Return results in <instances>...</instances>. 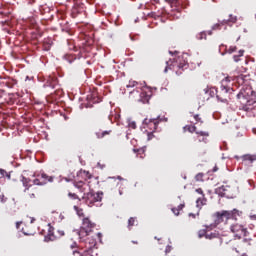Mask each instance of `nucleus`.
<instances>
[{
    "label": "nucleus",
    "instance_id": "32",
    "mask_svg": "<svg viewBox=\"0 0 256 256\" xmlns=\"http://www.w3.org/2000/svg\"><path fill=\"white\" fill-rule=\"evenodd\" d=\"M68 197H70V199H74V200L78 199V201H81V198H79V195H77L76 193L70 192L68 193Z\"/></svg>",
    "mask_w": 256,
    "mask_h": 256
},
{
    "label": "nucleus",
    "instance_id": "29",
    "mask_svg": "<svg viewBox=\"0 0 256 256\" xmlns=\"http://www.w3.org/2000/svg\"><path fill=\"white\" fill-rule=\"evenodd\" d=\"M74 210L76 211L79 217H84L85 214L83 213V209L79 208V206H74Z\"/></svg>",
    "mask_w": 256,
    "mask_h": 256
},
{
    "label": "nucleus",
    "instance_id": "41",
    "mask_svg": "<svg viewBox=\"0 0 256 256\" xmlns=\"http://www.w3.org/2000/svg\"><path fill=\"white\" fill-rule=\"evenodd\" d=\"M219 193H223L224 191H227V189H225V186H221L218 188Z\"/></svg>",
    "mask_w": 256,
    "mask_h": 256
},
{
    "label": "nucleus",
    "instance_id": "44",
    "mask_svg": "<svg viewBox=\"0 0 256 256\" xmlns=\"http://www.w3.org/2000/svg\"><path fill=\"white\" fill-rule=\"evenodd\" d=\"M154 239H156V241H162L163 238L155 236Z\"/></svg>",
    "mask_w": 256,
    "mask_h": 256
},
{
    "label": "nucleus",
    "instance_id": "4",
    "mask_svg": "<svg viewBox=\"0 0 256 256\" xmlns=\"http://www.w3.org/2000/svg\"><path fill=\"white\" fill-rule=\"evenodd\" d=\"M230 81L229 77H226L222 80L220 89L216 90V97L221 103H228V99L231 93H233V88L227 85Z\"/></svg>",
    "mask_w": 256,
    "mask_h": 256
},
{
    "label": "nucleus",
    "instance_id": "11",
    "mask_svg": "<svg viewBox=\"0 0 256 256\" xmlns=\"http://www.w3.org/2000/svg\"><path fill=\"white\" fill-rule=\"evenodd\" d=\"M230 231L234 233L235 237H238V239H241L242 237H247V228L241 224H232L230 226Z\"/></svg>",
    "mask_w": 256,
    "mask_h": 256
},
{
    "label": "nucleus",
    "instance_id": "5",
    "mask_svg": "<svg viewBox=\"0 0 256 256\" xmlns=\"http://www.w3.org/2000/svg\"><path fill=\"white\" fill-rule=\"evenodd\" d=\"M242 212H240L237 209H234L233 211H227L222 210L221 212L215 213V225H221V223H227L229 219H233V217H237V215H241Z\"/></svg>",
    "mask_w": 256,
    "mask_h": 256
},
{
    "label": "nucleus",
    "instance_id": "21",
    "mask_svg": "<svg viewBox=\"0 0 256 256\" xmlns=\"http://www.w3.org/2000/svg\"><path fill=\"white\" fill-rule=\"evenodd\" d=\"M80 13H83V8H81V6H79V5H75L72 8V17L75 19V17L80 15Z\"/></svg>",
    "mask_w": 256,
    "mask_h": 256
},
{
    "label": "nucleus",
    "instance_id": "40",
    "mask_svg": "<svg viewBox=\"0 0 256 256\" xmlns=\"http://www.w3.org/2000/svg\"><path fill=\"white\" fill-rule=\"evenodd\" d=\"M129 127L130 129H137V124L135 122H130Z\"/></svg>",
    "mask_w": 256,
    "mask_h": 256
},
{
    "label": "nucleus",
    "instance_id": "28",
    "mask_svg": "<svg viewBox=\"0 0 256 256\" xmlns=\"http://www.w3.org/2000/svg\"><path fill=\"white\" fill-rule=\"evenodd\" d=\"M134 153H137L138 155H141V159H143V155H145V148L140 149H133Z\"/></svg>",
    "mask_w": 256,
    "mask_h": 256
},
{
    "label": "nucleus",
    "instance_id": "24",
    "mask_svg": "<svg viewBox=\"0 0 256 256\" xmlns=\"http://www.w3.org/2000/svg\"><path fill=\"white\" fill-rule=\"evenodd\" d=\"M184 131H188L189 133H196L197 134V126L195 125H186L184 127Z\"/></svg>",
    "mask_w": 256,
    "mask_h": 256
},
{
    "label": "nucleus",
    "instance_id": "50",
    "mask_svg": "<svg viewBox=\"0 0 256 256\" xmlns=\"http://www.w3.org/2000/svg\"><path fill=\"white\" fill-rule=\"evenodd\" d=\"M32 197H35V194H32Z\"/></svg>",
    "mask_w": 256,
    "mask_h": 256
},
{
    "label": "nucleus",
    "instance_id": "27",
    "mask_svg": "<svg viewBox=\"0 0 256 256\" xmlns=\"http://www.w3.org/2000/svg\"><path fill=\"white\" fill-rule=\"evenodd\" d=\"M196 37L199 41H203V39H207V32H200Z\"/></svg>",
    "mask_w": 256,
    "mask_h": 256
},
{
    "label": "nucleus",
    "instance_id": "26",
    "mask_svg": "<svg viewBox=\"0 0 256 256\" xmlns=\"http://www.w3.org/2000/svg\"><path fill=\"white\" fill-rule=\"evenodd\" d=\"M183 207H185V204H180L177 208H172V213H174L176 216H179V212L182 211Z\"/></svg>",
    "mask_w": 256,
    "mask_h": 256
},
{
    "label": "nucleus",
    "instance_id": "20",
    "mask_svg": "<svg viewBox=\"0 0 256 256\" xmlns=\"http://www.w3.org/2000/svg\"><path fill=\"white\" fill-rule=\"evenodd\" d=\"M79 175L84 179V181H89V179L93 178V175L87 170H80Z\"/></svg>",
    "mask_w": 256,
    "mask_h": 256
},
{
    "label": "nucleus",
    "instance_id": "14",
    "mask_svg": "<svg viewBox=\"0 0 256 256\" xmlns=\"http://www.w3.org/2000/svg\"><path fill=\"white\" fill-rule=\"evenodd\" d=\"M58 83L59 82L57 80V77L49 76L46 83H45V87H51V89H55V87H57Z\"/></svg>",
    "mask_w": 256,
    "mask_h": 256
},
{
    "label": "nucleus",
    "instance_id": "43",
    "mask_svg": "<svg viewBox=\"0 0 256 256\" xmlns=\"http://www.w3.org/2000/svg\"><path fill=\"white\" fill-rule=\"evenodd\" d=\"M148 17H153L155 19V17H157V15L155 14V12H151L150 14H148Z\"/></svg>",
    "mask_w": 256,
    "mask_h": 256
},
{
    "label": "nucleus",
    "instance_id": "45",
    "mask_svg": "<svg viewBox=\"0 0 256 256\" xmlns=\"http://www.w3.org/2000/svg\"><path fill=\"white\" fill-rule=\"evenodd\" d=\"M133 245H139V241L132 240Z\"/></svg>",
    "mask_w": 256,
    "mask_h": 256
},
{
    "label": "nucleus",
    "instance_id": "19",
    "mask_svg": "<svg viewBox=\"0 0 256 256\" xmlns=\"http://www.w3.org/2000/svg\"><path fill=\"white\" fill-rule=\"evenodd\" d=\"M111 133H113V130H105V131L99 130L98 132H95V135L97 139H105V137H107V135H111Z\"/></svg>",
    "mask_w": 256,
    "mask_h": 256
},
{
    "label": "nucleus",
    "instance_id": "46",
    "mask_svg": "<svg viewBox=\"0 0 256 256\" xmlns=\"http://www.w3.org/2000/svg\"><path fill=\"white\" fill-rule=\"evenodd\" d=\"M6 177H7V179H11V174L6 172Z\"/></svg>",
    "mask_w": 256,
    "mask_h": 256
},
{
    "label": "nucleus",
    "instance_id": "39",
    "mask_svg": "<svg viewBox=\"0 0 256 256\" xmlns=\"http://www.w3.org/2000/svg\"><path fill=\"white\" fill-rule=\"evenodd\" d=\"M194 119H195V121H197L198 123H203V121H201V117H199V114L194 115Z\"/></svg>",
    "mask_w": 256,
    "mask_h": 256
},
{
    "label": "nucleus",
    "instance_id": "52",
    "mask_svg": "<svg viewBox=\"0 0 256 256\" xmlns=\"http://www.w3.org/2000/svg\"><path fill=\"white\" fill-rule=\"evenodd\" d=\"M135 93V91L132 92V94Z\"/></svg>",
    "mask_w": 256,
    "mask_h": 256
},
{
    "label": "nucleus",
    "instance_id": "38",
    "mask_svg": "<svg viewBox=\"0 0 256 256\" xmlns=\"http://www.w3.org/2000/svg\"><path fill=\"white\" fill-rule=\"evenodd\" d=\"M195 192L198 193V195H201V197H203V195H205V192H203V189H201V188H197L195 190Z\"/></svg>",
    "mask_w": 256,
    "mask_h": 256
},
{
    "label": "nucleus",
    "instance_id": "31",
    "mask_svg": "<svg viewBox=\"0 0 256 256\" xmlns=\"http://www.w3.org/2000/svg\"><path fill=\"white\" fill-rule=\"evenodd\" d=\"M243 53H245L244 50L239 51V55H234V61L235 63H239V57H243Z\"/></svg>",
    "mask_w": 256,
    "mask_h": 256
},
{
    "label": "nucleus",
    "instance_id": "3",
    "mask_svg": "<svg viewBox=\"0 0 256 256\" xmlns=\"http://www.w3.org/2000/svg\"><path fill=\"white\" fill-rule=\"evenodd\" d=\"M234 81L241 85L240 92L237 94L238 99L247 98V97H255V91L251 87V78L248 75L240 74L238 76H234Z\"/></svg>",
    "mask_w": 256,
    "mask_h": 256
},
{
    "label": "nucleus",
    "instance_id": "15",
    "mask_svg": "<svg viewBox=\"0 0 256 256\" xmlns=\"http://www.w3.org/2000/svg\"><path fill=\"white\" fill-rule=\"evenodd\" d=\"M205 205H207V198L205 197V195L197 198L196 207H197V209H199V211H201V209H203V207H205Z\"/></svg>",
    "mask_w": 256,
    "mask_h": 256
},
{
    "label": "nucleus",
    "instance_id": "36",
    "mask_svg": "<svg viewBox=\"0 0 256 256\" xmlns=\"http://www.w3.org/2000/svg\"><path fill=\"white\" fill-rule=\"evenodd\" d=\"M0 201L1 203H6L7 198L5 197V194L3 192H0Z\"/></svg>",
    "mask_w": 256,
    "mask_h": 256
},
{
    "label": "nucleus",
    "instance_id": "16",
    "mask_svg": "<svg viewBox=\"0 0 256 256\" xmlns=\"http://www.w3.org/2000/svg\"><path fill=\"white\" fill-rule=\"evenodd\" d=\"M38 178H40V181L43 185H47V183L53 182V177H50L49 175L45 173L37 174Z\"/></svg>",
    "mask_w": 256,
    "mask_h": 256
},
{
    "label": "nucleus",
    "instance_id": "42",
    "mask_svg": "<svg viewBox=\"0 0 256 256\" xmlns=\"http://www.w3.org/2000/svg\"><path fill=\"white\" fill-rule=\"evenodd\" d=\"M0 175H2V177H5V175H7V171H5L4 169H0Z\"/></svg>",
    "mask_w": 256,
    "mask_h": 256
},
{
    "label": "nucleus",
    "instance_id": "48",
    "mask_svg": "<svg viewBox=\"0 0 256 256\" xmlns=\"http://www.w3.org/2000/svg\"><path fill=\"white\" fill-rule=\"evenodd\" d=\"M214 171H217V167L214 168Z\"/></svg>",
    "mask_w": 256,
    "mask_h": 256
},
{
    "label": "nucleus",
    "instance_id": "22",
    "mask_svg": "<svg viewBox=\"0 0 256 256\" xmlns=\"http://www.w3.org/2000/svg\"><path fill=\"white\" fill-rule=\"evenodd\" d=\"M136 223H137V217H130L128 219V225H127L128 231H131L133 227H135Z\"/></svg>",
    "mask_w": 256,
    "mask_h": 256
},
{
    "label": "nucleus",
    "instance_id": "18",
    "mask_svg": "<svg viewBox=\"0 0 256 256\" xmlns=\"http://www.w3.org/2000/svg\"><path fill=\"white\" fill-rule=\"evenodd\" d=\"M206 239H216V241H218V245H221V238L217 232H206Z\"/></svg>",
    "mask_w": 256,
    "mask_h": 256
},
{
    "label": "nucleus",
    "instance_id": "6",
    "mask_svg": "<svg viewBox=\"0 0 256 256\" xmlns=\"http://www.w3.org/2000/svg\"><path fill=\"white\" fill-rule=\"evenodd\" d=\"M96 224L92 221L91 218L86 217L82 220V226L80 231L78 232V235L80 239H85V237H89V233L95 229Z\"/></svg>",
    "mask_w": 256,
    "mask_h": 256
},
{
    "label": "nucleus",
    "instance_id": "2",
    "mask_svg": "<svg viewBox=\"0 0 256 256\" xmlns=\"http://www.w3.org/2000/svg\"><path fill=\"white\" fill-rule=\"evenodd\" d=\"M73 256H98L97 254V240L93 237H87L82 241L80 247L77 243L71 245Z\"/></svg>",
    "mask_w": 256,
    "mask_h": 256
},
{
    "label": "nucleus",
    "instance_id": "34",
    "mask_svg": "<svg viewBox=\"0 0 256 256\" xmlns=\"http://www.w3.org/2000/svg\"><path fill=\"white\" fill-rule=\"evenodd\" d=\"M237 51V46H230L227 50V53H235Z\"/></svg>",
    "mask_w": 256,
    "mask_h": 256
},
{
    "label": "nucleus",
    "instance_id": "33",
    "mask_svg": "<svg viewBox=\"0 0 256 256\" xmlns=\"http://www.w3.org/2000/svg\"><path fill=\"white\" fill-rule=\"evenodd\" d=\"M33 184L34 185H44L41 182V179L39 178V176H36V179L33 180Z\"/></svg>",
    "mask_w": 256,
    "mask_h": 256
},
{
    "label": "nucleus",
    "instance_id": "13",
    "mask_svg": "<svg viewBox=\"0 0 256 256\" xmlns=\"http://www.w3.org/2000/svg\"><path fill=\"white\" fill-rule=\"evenodd\" d=\"M139 99L138 101H140V103H149L150 99H151V91H145L142 90L139 94Z\"/></svg>",
    "mask_w": 256,
    "mask_h": 256
},
{
    "label": "nucleus",
    "instance_id": "51",
    "mask_svg": "<svg viewBox=\"0 0 256 256\" xmlns=\"http://www.w3.org/2000/svg\"><path fill=\"white\" fill-rule=\"evenodd\" d=\"M208 35H211V32H209Z\"/></svg>",
    "mask_w": 256,
    "mask_h": 256
},
{
    "label": "nucleus",
    "instance_id": "8",
    "mask_svg": "<svg viewBox=\"0 0 256 256\" xmlns=\"http://www.w3.org/2000/svg\"><path fill=\"white\" fill-rule=\"evenodd\" d=\"M48 233L44 237V241L49 242V241H55V239H59L61 237L65 236V231L63 230H57L55 232V228L51 226V224H48Z\"/></svg>",
    "mask_w": 256,
    "mask_h": 256
},
{
    "label": "nucleus",
    "instance_id": "9",
    "mask_svg": "<svg viewBox=\"0 0 256 256\" xmlns=\"http://www.w3.org/2000/svg\"><path fill=\"white\" fill-rule=\"evenodd\" d=\"M159 119L151 118V119H145L144 120V126L146 129H149L148 133V140H151L153 138V133L157 131V127H159Z\"/></svg>",
    "mask_w": 256,
    "mask_h": 256
},
{
    "label": "nucleus",
    "instance_id": "25",
    "mask_svg": "<svg viewBox=\"0 0 256 256\" xmlns=\"http://www.w3.org/2000/svg\"><path fill=\"white\" fill-rule=\"evenodd\" d=\"M76 59H77V57L75 56V54H66V55H64V60L67 61V63H72Z\"/></svg>",
    "mask_w": 256,
    "mask_h": 256
},
{
    "label": "nucleus",
    "instance_id": "49",
    "mask_svg": "<svg viewBox=\"0 0 256 256\" xmlns=\"http://www.w3.org/2000/svg\"><path fill=\"white\" fill-rule=\"evenodd\" d=\"M190 215H192V217H195V214H190Z\"/></svg>",
    "mask_w": 256,
    "mask_h": 256
},
{
    "label": "nucleus",
    "instance_id": "7",
    "mask_svg": "<svg viewBox=\"0 0 256 256\" xmlns=\"http://www.w3.org/2000/svg\"><path fill=\"white\" fill-rule=\"evenodd\" d=\"M166 65L167 66L164 69V73H167L169 69H184L185 67H187V61L183 59V56H178L176 58H173V61H167Z\"/></svg>",
    "mask_w": 256,
    "mask_h": 256
},
{
    "label": "nucleus",
    "instance_id": "47",
    "mask_svg": "<svg viewBox=\"0 0 256 256\" xmlns=\"http://www.w3.org/2000/svg\"><path fill=\"white\" fill-rule=\"evenodd\" d=\"M114 183H117V180L113 179Z\"/></svg>",
    "mask_w": 256,
    "mask_h": 256
},
{
    "label": "nucleus",
    "instance_id": "30",
    "mask_svg": "<svg viewBox=\"0 0 256 256\" xmlns=\"http://www.w3.org/2000/svg\"><path fill=\"white\" fill-rule=\"evenodd\" d=\"M198 237L199 239H202V237H207V230L206 229H202L198 231Z\"/></svg>",
    "mask_w": 256,
    "mask_h": 256
},
{
    "label": "nucleus",
    "instance_id": "12",
    "mask_svg": "<svg viewBox=\"0 0 256 256\" xmlns=\"http://www.w3.org/2000/svg\"><path fill=\"white\" fill-rule=\"evenodd\" d=\"M207 137H209V132L198 131L194 136V141L195 143H207Z\"/></svg>",
    "mask_w": 256,
    "mask_h": 256
},
{
    "label": "nucleus",
    "instance_id": "10",
    "mask_svg": "<svg viewBox=\"0 0 256 256\" xmlns=\"http://www.w3.org/2000/svg\"><path fill=\"white\" fill-rule=\"evenodd\" d=\"M233 23H237V16L230 15L229 19H224L221 22L214 24L212 29L213 31L221 30V27H224V29H227L228 27H231Z\"/></svg>",
    "mask_w": 256,
    "mask_h": 256
},
{
    "label": "nucleus",
    "instance_id": "17",
    "mask_svg": "<svg viewBox=\"0 0 256 256\" xmlns=\"http://www.w3.org/2000/svg\"><path fill=\"white\" fill-rule=\"evenodd\" d=\"M241 159L243 163H253L256 161V155L255 154H246L241 156Z\"/></svg>",
    "mask_w": 256,
    "mask_h": 256
},
{
    "label": "nucleus",
    "instance_id": "1",
    "mask_svg": "<svg viewBox=\"0 0 256 256\" xmlns=\"http://www.w3.org/2000/svg\"><path fill=\"white\" fill-rule=\"evenodd\" d=\"M73 185L76 189L80 191V193H84L82 199L83 201H85L88 207H93L95 203H99L102 201L103 193H96L95 191H93V189H91V182L74 181Z\"/></svg>",
    "mask_w": 256,
    "mask_h": 256
},
{
    "label": "nucleus",
    "instance_id": "23",
    "mask_svg": "<svg viewBox=\"0 0 256 256\" xmlns=\"http://www.w3.org/2000/svg\"><path fill=\"white\" fill-rule=\"evenodd\" d=\"M21 181L23 186L25 187V191H29V187H31V184H29L31 183V179L26 178L25 176H22Z\"/></svg>",
    "mask_w": 256,
    "mask_h": 256
},
{
    "label": "nucleus",
    "instance_id": "37",
    "mask_svg": "<svg viewBox=\"0 0 256 256\" xmlns=\"http://www.w3.org/2000/svg\"><path fill=\"white\" fill-rule=\"evenodd\" d=\"M195 180H196V181H203V173H198V174L195 176Z\"/></svg>",
    "mask_w": 256,
    "mask_h": 256
},
{
    "label": "nucleus",
    "instance_id": "35",
    "mask_svg": "<svg viewBox=\"0 0 256 256\" xmlns=\"http://www.w3.org/2000/svg\"><path fill=\"white\" fill-rule=\"evenodd\" d=\"M170 251H173V246L167 245L165 248V255H169Z\"/></svg>",
    "mask_w": 256,
    "mask_h": 256
}]
</instances>
